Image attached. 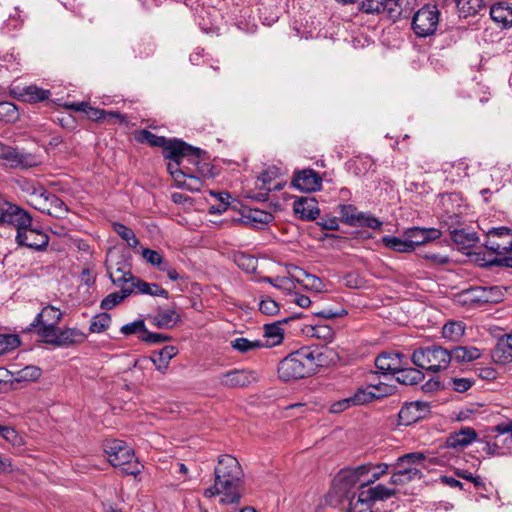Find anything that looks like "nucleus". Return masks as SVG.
<instances>
[{"label": "nucleus", "mask_w": 512, "mask_h": 512, "mask_svg": "<svg viewBox=\"0 0 512 512\" xmlns=\"http://www.w3.org/2000/svg\"><path fill=\"white\" fill-rule=\"evenodd\" d=\"M409 365L408 358L401 352H383L375 359L378 373L396 375L404 366Z\"/></svg>", "instance_id": "nucleus-14"}, {"label": "nucleus", "mask_w": 512, "mask_h": 512, "mask_svg": "<svg viewBox=\"0 0 512 512\" xmlns=\"http://www.w3.org/2000/svg\"><path fill=\"white\" fill-rule=\"evenodd\" d=\"M359 214L357 210L352 205H341L340 206V215L342 220L348 225H357Z\"/></svg>", "instance_id": "nucleus-57"}, {"label": "nucleus", "mask_w": 512, "mask_h": 512, "mask_svg": "<svg viewBox=\"0 0 512 512\" xmlns=\"http://www.w3.org/2000/svg\"><path fill=\"white\" fill-rule=\"evenodd\" d=\"M476 438V431L473 428L465 427L451 433L447 437L446 443L448 445V448H452L453 450L456 451L467 447L472 442H474Z\"/></svg>", "instance_id": "nucleus-22"}, {"label": "nucleus", "mask_w": 512, "mask_h": 512, "mask_svg": "<svg viewBox=\"0 0 512 512\" xmlns=\"http://www.w3.org/2000/svg\"><path fill=\"white\" fill-rule=\"evenodd\" d=\"M416 0H390L387 15L392 19L406 17L412 10Z\"/></svg>", "instance_id": "nucleus-36"}, {"label": "nucleus", "mask_w": 512, "mask_h": 512, "mask_svg": "<svg viewBox=\"0 0 512 512\" xmlns=\"http://www.w3.org/2000/svg\"><path fill=\"white\" fill-rule=\"evenodd\" d=\"M234 263L244 272L253 273L257 269V259L249 254L237 252L233 256Z\"/></svg>", "instance_id": "nucleus-45"}, {"label": "nucleus", "mask_w": 512, "mask_h": 512, "mask_svg": "<svg viewBox=\"0 0 512 512\" xmlns=\"http://www.w3.org/2000/svg\"><path fill=\"white\" fill-rule=\"evenodd\" d=\"M273 287L283 291L285 294L291 295L296 286L290 277H275Z\"/></svg>", "instance_id": "nucleus-59"}, {"label": "nucleus", "mask_w": 512, "mask_h": 512, "mask_svg": "<svg viewBox=\"0 0 512 512\" xmlns=\"http://www.w3.org/2000/svg\"><path fill=\"white\" fill-rule=\"evenodd\" d=\"M11 378L9 381L13 384L14 382H30L37 380L41 375V370L33 365L25 366L20 370L9 372Z\"/></svg>", "instance_id": "nucleus-37"}, {"label": "nucleus", "mask_w": 512, "mask_h": 512, "mask_svg": "<svg viewBox=\"0 0 512 512\" xmlns=\"http://www.w3.org/2000/svg\"><path fill=\"white\" fill-rule=\"evenodd\" d=\"M86 339V334L77 328H67L59 332L58 346H67L71 344L82 343Z\"/></svg>", "instance_id": "nucleus-41"}, {"label": "nucleus", "mask_w": 512, "mask_h": 512, "mask_svg": "<svg viewBox=\"0 0 512 512\" xmlns=\"http://www.w3.org/2000/svg\"><path fill=\"white\" fill-rule=\"evenodd\" d=\"M388 2H390V0H360L359 7L362 12L368 14H387Z\"/></svg>", "instance_id": "nucleus-47"}, {"label": "nucleus", "mask_w": 512, "mask_h": 512, "mask_svg": "<svg viewBox=\"0 0 512 512\" xmlns=\"http://www.w3.org/2000/svg\"><path fill=\"white\" fill-rule=\"evenodd\" d=\"M111 324V317L107 313H100L91 320L89 331L91 333H101Z\"/></svg>", "instance_id": "nucleus-54"}, {"label": "nucleus", "mask_w": 512, "mask_h": 512, "mask_svg": "<svg viewBox=\"0 0 512 512\" xmlns=\"http://www.w3.org/2000/svg\"><path fill=\"white\" fill-rule=\"evenodd\" d=\"M451 239L459 246V249H467L472 247L478 237L474 232H468L465 229H455L451 232Z\"/></svg>", "instance_id": "nucleus-40"}, {"label": "nucleus", "mask_w": 512, "mask_h": 512, "mask_svg": "<svg viewBox=\"0 0 512 512\" xmlns=\"http://www.w3.org/2000/svg\"><path fill=\"white\" fill-rule=\"evenodd\" d=\"M35 330L37 335L42 339L43 342L58 346L59 332L57 326L49 324H39L37 326L27 327L26 331L30 332Z\"/></svg>", "instance_id": "nucleus-34"}, {"label": "nucleus", "mask_w": 512, "mask_h": 512, "mask_svg": "<svg viewBox=\"0 0 512 512\" xmlns=\"http://www.w3.org/2000/svg\"><path fill=\"white\" fill-rule=\"evenodd\" d=\"M139 339L148 343L156 344L168 341L170 337L160 333L149 332L145 329L144 334L139 335Z\"/></svg>", "instance_id": "nucleus-61"}, {"label": "nucleus", "mask_w": 512, "mask_h": 512, "mask_svg": "<svg viewBox=\"0 0 512 512\" xmlns=\"http://www.w3.org/2000/svg\"><path fill=\"white\" fill-rule=\"evenodd\" d=\"M108 275L112 283L120 287V289H122V286H132V279L130 278H136L131 273L130 269H126L125 267H118L115 270L108 268Z\"/></svg>", "instance_id": "nucleus-43"}, {"label": "nucleus", "mask_w": 512, "mask_h": 512, "mask_svg": "<svg viewBox=\"0 0 512 512\" xmlns=\"http://www.w3.org/2000/svg\"><path fill=\"white\" fill-rule=\"evenodd\" d=\"M382 242L386 247L397 252L408 253L413 251V246L409 243L407 236L405 239L395 236H384Z\"/></svg>", "instance_id": "nucleus-46"}, {"label": "nucleus", "mask_w": 512, "mask_h": 512, "mask_svg": "<svg viewBox=\"0 0 512 512\" xmlns=\"http://www.w3.org/2000/svg\"><path fill=\"white\" fill-rule=\"evenodd\" d=\"M293 211L299 219L304 221L315 220L320 210L318 203L313 197H299L293 203Z\"/></svg>", "instance_id": "nucleus-19"}, {"label": "nucleus", "mask_w": 512, "mask_h": 512, "mask_svg": "<svg viewBox=\"0 0 512 512\" xmlns=\"http://www.w3.org/2000/svg\"><path fill=\"white\" fill-rule=\"evenodd\" d=\"M0 162L11 168H31L40 163L35 154L20 151L2 142H0Z\"/></svg>", "instance_id": "nucleus-10"}, {"label": "nucleus", "mask_w": 512, "mask_h": 512, "mask_svg": "<svg viewBox=\"0 0 512 512\" xmlns=\"http://www.w3.org/2000/svg\"><path fill=\"white\" fill-rule=\"evenodd\" d=\"M0 223L13 225L19 232L32 223V217L17 205L8 204L6 208L0 211Z\"/></svg>", "instance_id": "nucleus-15"}, {"label": "nucleus", "mask_w": 512, "mask_h": 512, "mask_svg": "<svg viewBox=\"0 0 512 512\" xmlns=\"http://www.w3.org/2000/svg\"><path fill=\"white\" fill-rule=\"evenodd\" d=\"M321 354L308 347L290 353L278 365V374L283 381L297 380L316 372Z\"/></svg>", "instance_id": "nucleus-2"}, {"label": "nucleus", "mask_w": 512, "mask_h": 512, "mask_svg": "<svg viewBox=\"0 0 512 512\" xmlns=\"http://www.w3.org/2000/svg\"><path fill=\"white\" fill-rule=\"evenodd\" d=\"M178 353V350L175 346H165L163 347L159 352H157L155 355H153L151 358H142L135 361V367L141 366L143 363L152 362L156 369L161 372L165 373L168 369L170 360L175 357Z\"/></svg>", "instance_id": "nucleus-20"}, {"label": "nucleus", "mask_w": 512, "mask_h": 512, "mask_svg": "<svg viewBox=\"0 0 512 512\" xmlns=\"http://www.w3.org/2000/svg\"><path fill=\"white\" fill-rule=\"evenodd\" d=\"M411 361L420 369L438 373L450 364L449 350L440 345L420 347L413 351Z\"/></svg>", "instance_id": "nucleus-4"}, {"label": "nucleus", "mask_w": 512, "mask_h": 512, "mask_svg": "<svg viewBox=\"0 0 512 512\" xmlns=\"http://www.w3.org/2000/svg\"><path fill=\"white\" fill-rule=\"evenodd\" d=\"M485 247L497 255L512 252V231L507 227H497L487 233Z\"/></svg>", "instance_id": "nucleus-11"}, {"label": "nucleus", "mask_w": 512, "mask_h": 512, "mask_svg": "<svg viewBox=\"0 0 512 512\" xmlns=\"http://www.w3.org/2000/svg\"><path fill=\"white\" fill-rule=\"evenodd\" d=\"M378 390L377 386H368V387H360L355 393L350 396L352 399V404L354 406H361L364 404L371 403L373 400L378 398V395L374 392Z\"/></svg>", "instance_id": "nucleus-42"}, {"label": "nucleus", "mask_w": 512, "mask_h": 512, "mask_svg": "<svg viewBox=\"0 0 512 512\" xmlns=\"http://www.w3.org/2000/svg\"><path fill=\"white\" fill-rule=\"evenodd\" d=\"M21 190L26 194L28 203L35 209H44L46 189L33 181L24 180Z\"/></svg>", "instance_id": "nucleus-21"}, {"label": "nucleus", "mask_w": 512, "mask_h": 512, "mask_svg": "<svg viewBox=\"0 0 512 512\" xmlns=\"http://www.w3.org/2000/svg\"><path fill=\"white\" fill-rule=\"evenodd\" d=\"M281 325L282 322L280 321L264 325V340H262V347H274L282 343L284 339V331Z\"/></svg>", "instance_id": "nucleus-29"}, {"label": "nucleus", "mask_w": 512, "mask_h": 512, "mask_svg": "<svg viewBox=\"0 0 512 512\" xmlns=\"http://www.w3.org/2000/svg\"><path fill=\"white\" fill-rule=\"evenodd\" d=\"M429 413V404L426 402L415 401L405 404L399 411L398 417L400 424L408 426L420 419L424 418Z\"/></svg>", "instance_id": "nucleus-17"}, {"label": "nucleus", "mask_w": 512, "mask_h": 512, "mask_svg": "<svg viewBox=\"0 0 512 512\" xmlns=\"http://www.w3.org/2000/svg\"><path fill=\"white\" fill-rule=\"evenodd\" d=\"M425 233V228L419 227H414L406 231L405 235L408 237L409 243L413 246V251L417 246L427 243Z\"/></svg>", "instance_id": "nucleus-55"}, {"label": "nucleus", "mask_w": 512, "mask_h": 512, "mask_svg": "<svg viewBox=\"0 0 512 512\" xmlns=\"http://www.w3.org/2000/svg\"><path fill=\"white\" fill-rule=\"evenodd\" d=\"M322 179L312 169L297 172L292 180V186L302 192H313L321 188Z\"/></svg>", "instance_id": "nucleus-18"}, {"label": "nucleus", "mask_w": 512, "mask_h": 512, "mask_svg": "<svg viewBox=\"0 0 512 512\" xmlns=\"http://www.w3.org/2000/svg\"><path fill=\"white\" fill-rule=\"evenodd\" d=\"M465 324L462 321H448L442 328L443 338L457 342L465 333Z\"/></svg>", "instance_id": "nucleus-39"}, {"label": "nucleus", "mask_w": 512, "mask_h": 512, "mask_svg": "<svg viewBox=\"0 0 512 512\" xmlns=\"http://www.w3.org/2000/svg\"><path fill=\"white\" fill-rule=\"evenodd\" d=\"M113 229L114 231L124 240L127 242V244L132 247L136 248L139 245V240L136 237L135 233L132 229L125 226L121 223H113Z\"/></svg>", "instance_id": "nucleus-52"}, {"label": "nucleus", "mask_w": 512, "mask_h": 512, "mask_svg": "<svg viewBox=\"0 0 512 512\" xmlns=\"http://www.w3.org/2000/svg\"><path fill=\"white\" fill-rule=\"evenodd\" d=\"M151 323L160 329H170L175 327L180 321V315L174 308H160L158 311L149 317Z\"/></svg>", "instance_id": "nucleus-24"}, {"label": "nucleus", "mask_w": 512, "mask_h": 512, "mask_svg": "<svg viewBox=\"0 0 512 512\" xmlns=\"http://www.w3.org/2000/svg\"><path fill=\"white\" fill-rule=\"evenodd\" d=\"M104 451L114 467H118L126 475H137L141 472V464L134 459V451L124 441L113 439L104 444Z\"/></svg>", "instance_id": "nucleus-3"}, {"label": "nucleus", "mask_w": 512, "mask_h": 512, "mask_svg": "<svg viewBox=\"0 0 512 512\" xmlns=\"http://www.w3.org/2000/svg\"><path fill=\"white\" fill-rule=\"evenodd\" d=\"M0 436L12 445L19 444L20 438L16 430L10 426H5L4 429H1Z\"/></svg>", "instance_id": "nucleus-64"}, {"label": "nucleus", "mask_w": 512, "mask_h": 512, "mask_svg": "<svg viewBox=\"0 0 512 512\" xmlns=\"http://www.w3.org/2000/svg\"><path fill=\"white\" fill-rule=\"evenodd\" d=\"M452 450V448H448V445L445 442V445L440 446L437 450L408 453L405 454L403 459L411 462L425 461L428 465V469L435 465L452 466L457 460V455Z\"/></svg>", "instance_id": "nucleus-7"}, {"label": "nucleus", "mask_w": 512, "mask_h": 512, "mask_svg": "<svg viewBox=\"0 0 512 512\" xmlns=\"http://www.w3.org/2000/svg\"><path fill=\"white\" fill-rule=\"evenodd\" d=\"M373 501L361 488L357 498L352 497L349 502L348 512H372Z\"/></svg>", "instance_id": "nucleus-38"}, {"label": "nucleus", "mask_w": 512, "mask_h": 512, "mask_svg": "<svg viewBox=\"0 0 512 512\" xmlns=\"http://www.w3.org/2000/svg\"><path fill=\"white\" fill-rule=\"evenodd\" d=\"M254 379L253 373L246 370H231L222 374L220 384L228 388L244 387Z\"/></svg>", "instance_id": "nucleus-23"}, {"label": "nucleus", "mask_w": 512, "mask_h": 512, "mask_svg": "<svg viewBox=\"0 0 512 512\" xmlns=\"http://www.w3.org/2000/svg\"><path fill=\"white\" fill-rule=\"evenodd\" d=\"M141 256L145 259L147 263L152 266L158 267L163 264V256L156 250H151L148 248H142L140 250Z\"/></svg>", "instance_id": "nucleus-58"}, {"label": "nucleus", "mask_w": 512, "mask_h": 512, "mask_svg": "<svg viewBox=\"0 0 512 512\" xmlns=\"http://www.w3.org/2000/svg\"><path fill=\"white\" fill-rule=\"evenodd\" d=\"M146 329L145 323L143 320L134 321L132 323L125 324L121 327L120 331L124 335H132L137 332H140L141 334H144V331Z\"/></svg>", "instance_id": "nucleus-60"}, {"label": "nucleus", "mask_w": 512, "mask_h": 512, "mask_svg": "<svg viewBox=\"0 0 512 512\" xmlns=\"http://www.w3.org/2000/svg\"><path fill=\"white\" fill-rule=\"evenodd\" d=\"M132 279V293L136 289L139 294H146L151 296H160L164 298H168V291L163 289L160 285L156 283H148L140 278H131Z\"/></svg>", "instance_id": "nucleus-31"}, {"label": "nucleus", "mask_w": 512, "mask_h": 512, "mask_svg": "<svg viewBox=\"0 0 512 512\" xmlns=\"http://www.w3.org/2000/svg\"><path fill=\"white\" fill-rule=\"evenodd\" d=\"M457 7L464 16L476 14L484 7V0H456Z\"/></svg>", "instance_id": "nucleus-53"}, {"label": "nucleus", "mask_w": 512, "mask_h": 512, "mask_svg": "<svg viewBox=\"0 0 512 512\" xmlns=\"http://www.w3.org/2000/svg\"><path fill=\"white\" fill-rule=\"evenodd\" d=\"M396 380L404 385H416L422 382L425 378L424 373L420 368H412L407 366L402 367L396 374Z\"/></svg>", "instance_id": "nucleus-33"}, {"label": "nucleus", "mask_w": 512, "mask_h": 512, "mask_svg": "<svg viewBox=\"0 0 512 512\" xmlns=\"http://www.w3.org/2000/svg\"><path fill=\"white\" fill-rule=\"evenodd\" d=\"M20 96L24 101L37 102L47 99L50 96V91L30 85L23 88Z\"/></svg>", "instance_id": "nucleus-48"}, {"label": "nucleus", "mask_w": 512, "mask_h": 512, "mask_svg": "<svg viewBox=\"0 0 512 512\" xmlns=\"http://www.w3.org/2000/svg\"><path fill=\"white\" fill-rule=\"evenodd\" d=\"M359 467H365L368 471L365 472V477L361 482V488H366L372 483L379 480L388 472L389 465L386 463L372 464L367 463L360 465Z\"/></svg>", "instance_id": "nucleus-32"}, {"label": "nucleus", "mask_w": 512, "mask_h": 512, "mask_svg": "<svg viewBox=\"0 0 512 512\" xmlns=\"http://www.w3.org/2000/svg\"><path fill=\"white\" fill-rule=\"evenodd\" d=\"M492 357L495 361L503 364L512 361V332L499 339L493 349Z\"/></svg>", "instance_id": "nucleus-30"}, {"label": "nucleus", "mask_w": 512, "mask_h": 512, "mask_svg": "<svg viewBox=\"0 0 512 512\" xmlns=\"http://www.w3.org/2000/svg\"><path fill=\"white\" fill-rule=\"evenodd\" d=\"M357 225L367 226L372 229H379L381 227L382 223L380 220H378L375 217L366 215L364 213H360Z\"/></svg>", "instance_id": "nucleus-62"}, {"label": "nucleus", "mask_w": 512, "mask_h": 512, "mask_svg": "<svg viewBox=\"0 0 512 512\" xmlns=\"http://www.w3.org/2000/svg\"><path fill=\"white\" fill-rule=\"evenodd\" d=\"M16 242L20 246L42 251L45 250L49 244V236L41 229L33 227L31 223L17 232Z\"/></svg>", "instance_id": "nucleus-13"}, {"label": "nucleus", "mask_w": 512, "mask_h": 512, "mask_svg": "<svg viewBox=\"0 0 512 512\" xmlns=\"http://www.w3.org/2000/svg\"><path fill=\"white\" fill-rule=\"evenodd\" d=\"M404 457L405 455L397 459L395 464L397 470L391 475L389 481L392 485H404L412 480L421 479L423 476L421 468L428 469L425 461H405Z\"/></svg>", "instance_id": "nucleus-9"}, {"label": "nucleus", "mask_w": 512, "mask_h": 512, "mask_svg": "<svg viewBox=\"0 0 512 512\" xmlns=\"http://www.w3.org/2000/svg\"><path fill=\"white\" fill-rule=\"evenodd\" d=\"M259 311L268 316L276 315L279 312L278 303L269 296H262L259 304Z\"/></svg>", "instance_id": "nucleus-56"}, {"label": "nucleus", "mask_w": 512, "mask_h": 512, "mask_svg": "<svg viewBox=\"0 0 512 512\" xmlns=\"http://www.w3.org/2000/svg\"><path fill=\"white\" fill-rule=\"evenodd\" d=\"M231 347L240 353H247L262 348V340H249L247 338H236L231 341Z\"/></svg>", "instance_id": "nucleus-51"}, {"label": "nucleus", "mask_w": 512, "mask_h": 512, "mask_svg": "<svg viewBox=\"0 0 512 512\" xmlns=\"http://www.w3.org/2000/svg\"><path fill=\"white\" fill-rule=\"evenodd\" d=\"M61 311L54 306H46L42 311L37 314L31 326H37L39 324H49L57 326L61 320Z\"/></svg>", "instance_id": "nucleus-35"}, {"label": "nucleus", "mask_w": 512, "mask_h": 512, "mask_svg": "<svg viewBox=\"0 0 512 512\" xmlns=\"http://www.w3.org/2000/svg\"><path fill=\"white\" fill-rule=\"evenodd\" d=\"M464 294L466 295L467 300L475 303H497L504 297L502 289L498 286L472 287L466 290Z\"/></svg>", "instance_id": "nucleus-16"}, {"label": "nucleus", "mask_w": 512, "mask_h": 512, "mask_svg": "<svg viewBox=\"0 0 512 512\" xmlns=\"http://www.w3.org/2000/svg\"><path fill=\"white\" fill-rule=\"evenodd\" d=\"M303 286L305 289L313 290L316 292H321L323 289V283L320 278L314 275H306V280L303 282Z\"/></svg>", "instance_id": "nucleus-63"}, {"label": "nucleus", "mask_w": 512, "mask_h": 512, "mask_svg": "<svg viewBox=\"0 0 512 512\" xmlns=\"http://www.w3.org/2000/svg\"><path fill=\"white\" fill-rule=\"evenodd\" d=\"M280 175V169L275 166L262 171L255 181V189L248 193V197L258 201H266L271 191H279L284 187V182L277 181Z\"/></svg>", "instance_id": "nucleus-6"}, {"label": "nucleus", "mask_w": 512, "mask_h": 512, "mask_svg": "<svg viewBox=\"0 0 512 512\" xmlns=\"http://www.w3.org/2000/svg\"><path fill=\"white\" fill-rule=\"evenodd\" d=\"M366 471H368L367 468L359 466L354 469L341 471L333 482V487L336 490V493L341 497H345L356 485H359V488L361 489V482L365 477Z\"/></svg>", "instance_id": "nucleus-12"}, {"label": "nucleus", "mask_w": 512, "mask_h": 512, "mask_svg": "<svg viewBox=\"0 0 512 512\" xmlns=\"http://www.w3.org/2000/svg\"><path fill=\"white\" fill-rule=\"evenodd\" d=\"M138 140L146 142L153 147L163 148L166 158H176L179 155H196L199 152V148L190 146L181 140L157 136L148 130L140 131Z\"/></svg>", "instance_id": "nucleus-5"}, {"label": "nucleus", "mask_w": 512, "mask_h": 512, "mask_svg": "<svg viewBox=\"0 0 512 512\" xmlns=\"http://www.w3.org/2000/svg\"><path fill=\"white\" fill-rule=\"evenodd\" d=\"M273 220V215L264 210H249L247 214H242L239 222L252 228H262Z\"/></svg>", "instance_id": "nucleus-26"}, {"label": "nucleus", "mask_w": 512, "mask_h": 512, "mask_svg": "<svg viewBox=\"0 0 512 512\" xmlns=\"http://www.w3.org/2000/svg\"><path fill=\"white\" fill-rule=\"evenodd\" d=\"M243 471L238 460L231 455L219 457L214 469V485L204 490L207 498L220 496L222 504L238 503L241 494Z\"/></svg>", "instance_id": "nucleus-1"}, {"label": "nucleus", "mask_w": 512, "mask_h": 512, "mask_svg": "<svg viewBox=\"0 0 512 512\" xmlns=\"http://www.w3.org/2000/svg\"><path fill=\"white\" fill-rule=\"evenodd\" d=\"M440 12L436 6L426 5L413 16L412 29L421 38L435 34L439 24Z\"/></svg>", "instance_id": "nucleus-8"}, {"label": "nucleus", "mask_w": 512, "mask_h": 512, "mask_svg": "<svg viewBox=\"0 0 512 512\" xmlns=\"http://www.w3.org/2000/svg\"><path fill=\"white\" fill-rule=\"evenodd\" d=\"M132 294V288L129 286H122V289L118 292H113L107 295L101 301V308L104 310H110L122 302L125 298Z\"/></svg>", "instance_id": "nucleus-44"}, {"label": "nucleus", "mask_w": 512, "mask_h": 512, "mask_svg": "<svg viewBox=\"0 0 512 512\" xmlns=\"http://www.w3.org/2000/svg\"><path fill=\"white\" fill-rule=\"evenodd\" d=\"M44 209H38L42 213H46L52 217L62 219L69 212L67 205L56 195L48 193L45 196Z\"/></svg>", "instance_id": "nucleus-25"}, {"label": "nucleus", "mask_w": 512, "mask_h": 512, "mask_svg": "<svg viewBox=\"0 0 512 512\" xmlns=\"http://www.w3.org/2000/svg\"><path fill=\"white\" fill-rule=\"evenodd\" d=\"M450 363H468L481 356V352L474 346H456L449 350Z\"/></svg>", "instance_id": "nucleus-27"}, {"label": "nucleus", "mask_w": 512, "mask_h": 512, "mask_svg": "<svg viewBox=\"0 0 512 512\" xmlns=\"http://www.w3.org/2000/svg\"><path fill=\"white\" fill-rule=\"evenodd\" d=\"M87 117L93 121H104L106 119H117L120 122L125 121V117L118 112L105 111L103 109L94 108L92 106L87 110Z\"/></svg>", "instance_id": "nucleus-50"}, {"label": "nucleus", "mask_w": 512, "mask_h": 512, "mask_svg": "<svg viewBox=\"0 0 512 512\" xmlns=\"http://www.w3.org/2000/svg\"><path fill=\"white\" fill-rule=\"evenodd\" d=\"M364 492L367 493L371 500L374 502L376 501H383L386 499H389L395 494V489L388 488L383 484H378L374 487H366L364 488Z\"/></svg>", "instance_id": "nucleus-49"}, {"label": "nucleus", "mask_w": 512, "mask_h": 512, "mask_svg": "<svg viewBox=\"0 0 512 512\" xmlns=\"http://www.w3.org/2000/svg\"><path fill=\"white\" fill-rule=\"evenodd\" d=\"M490 16L492 20L503 28L512 26V7L507 2H499L491 6Z\"/></svg>", "instance_id": "nucleus-28"}]
</instances>
